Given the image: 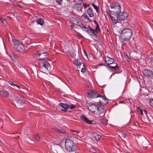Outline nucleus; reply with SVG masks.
Returning a JSON list of instances; mask_svg holds the SVG:
<instances>
[{
    "label": "nucleus",
    "mask_w": 153,
    "mask_h": 153,
    "mask_svg": "<svg viewBox=\"0 0 153 153\" xmlns=\"http://www.w3.org/2000/svg\"><path fill=\"white\" fill-rule=\"evenodd\" d=\"M88 108L90 111L93 113H95V111H97L98 114L100 117V120L104 125L107 124V121L103 118L105 114L104 113V108L103 105H97L92 104L89 105Z\"/></svg>",
    "instance_id": "f257e3e1"
},
{
    "label": "nucleus",
    "mask_w": 153,
    "mask_h": 153,
    "mask_svg": "<svg viewBox=\"0 0 153 153\" xmlns=\"http://www.w3.org/2000/svg\"><path fill=\"white\" fill-rule=\"evenodd\" d=\"M65 147L66 149L69 152L74 151L76 149V146L74 142L68 138L65 140Z\"/></svg>",
    "instance_id": "f03ea898"
},
{
    "label": "nucleus",
    "mask_w": 153,
    "mask_h": 153,
    "mask_svg": "<svg viewBox=\"0 0 153 153\" xmlns=\"http://www.w3.org/2000/svg\"><path fill=\"white\" fill-rule=\"evenodd\" d=\"M131 30L129 28H124L121 31V35L122 39L124 41H128L131 37Z\"/></svg>",
    "instance_id": "7ed1b4c3"
},
{
    "label": "nucleus",
    "mask_w": 153,
    "mask_h": 153,
    "mask_svg": "<svg viewBox=\"0 0 153 153\" xmlns=\"http://www.w3.org/2000/svg\"><path fill=\"white\" fill-rule=\"evenodd\" d=\"M128 16V14L126 12H120L119 11L117 13L116 17L118 20L121 21L126 19Z\"/></svg>",
    "instance_id": "20e7f679"
},
{
    "label": "nucleus",
    "mask_w": 153,
    "mask_h": 153,
    "mask_svg": "<svg viewBox=\"0 0 153 153\" xmlns=\"http://www.w3.org/2000/svg\"><path fill=\"white\" fill-rule=\"evenodd\" d=\"M39 68L41 69L49 70L50 69V64L46 60H43L39 62Z\"/></svg>",
    "instance_id": "39448f33"
},
{
    "label": "nucleus",
    "mask_w": 153,
    "mask_h": 153,
    "mask_svg": "<svg viewBox=\"0 0 153 153\" xmlns=\"http://www.w3.org/2000/svg\"><path fill=\"white\" fill-rule=\"evenodd\" d=\"M88 94L89 97L92 98H95L100 97V93L97 91H89L88 93Z\"/></svg>",
    "instance_id": "423d86ee"
},
{
    "label": "nucleus",
    "mask_w": 153,
    "mask_h": 153,
    "mask_svg": "<svg viewBox=\"0 0 153 153\" xmlns=\"http://www.w3.org/2000/svg\"><path fill=\"white\" fill-rule=\"evenodd\" d=\"M111 9L116 10L117 12L120 11L121 7L119 3L117 2H113L110 6Z\"/></svg>",
    "instance_id": "0eeeda50"
},
{
    "label": "nucleus",
    "mask_w": 153,
    "mask_h": 153,
    "mask_svg": "<svg viewBox=\"0 0 153 153\" xmlns=\"http://www.w3.org/2000/svg\"><path fill=\"white\" fill-rule=\"evenodd\" d=\"M74 4L73 8L76 9L77 10H81V4L82 3V0H74Z\"/></svg>",
    "instance_id": "6e6552de"
},
{
    "label": "nucleus",
    "mask_w": 153,
    "mask_h": 153,
    "mask_svg": "<svg viewBox=\"0 0 153 153\" xmlns=\"http://www.w3.org/2000/svg\"><path fill=\"white\" fill-rule=\"evenodd\" d=\"M98 97L100 98V99L98 102L100 104L105 105L108 102V99L105 96H102L100 94V97Z\"/></svg>",
    "instance_id": "1a4fd4ad"
},
{
    "label": "nucleus",
    "mask_w": 153,
    "mask_h": 153,
    "mask_svg": "<svg viewBox=\"0 0 153 153\" xmlns=\"http://www.w3.org/2000/svg\"><path fill=\"white\" fill-rule=\"evenodd\" d=\"M37 54L39 56L38 58L39 59L44 60L48 58V54L46 52H43L42 53L37 52Z\"/></svg>",
    "instance_id": "9d476101"
},
{
    "label": "nucleus",
    "mask_w": 153,
    "mask_h": 153,
    "mask_svg": "<svg viewBox=\"0 0 153 153\" xmlns=\"http://www.w3.org/2000/svg\"><path fill=\"white\" fill-rule=\"evenodd\" d=\"M76 25L81 28L83 31L89 33V31L87 27L83 25L82 23L79 21H77Z\"/></svg>",
    "instance_id": "9b49d317"
},
{
    "label": "nucleus",
    "mask_w": 153,
    "mask_h": 153,
    "mask_svg": "<svg viewBox=\"0 0 153 153\" xmlns=\"http://www.w3.org/2000/svg\"><path fill=\"white\" fill-rule=\"evenodd\" d=\"M16 50L19 52H23L24 51L25 48L22 43H20L16 47Z\"/></svg>",
    "instance_id": "f8f14e48"
},
{
    "label": "nucleus",
    "mask_w": 153,
    "mask_h": 153,
    "mask_svg": "<svg viewBox=\"0 0 153 153\" xmlns=\"http://www.w3.org/2000/svg\"><path fill=\"white\" fill-rule=\"evenodd\" d=\"M59 105L64 109H61L60 110L64 112H66L67 111V109L68 108L69 105L66 103H59Z\"/></svg>",
    "instance_id": "ddd939ff"
},
{
    "label": "nucleus",
    "mask_w": 153,
    "mask_h": 153,
    "mask_svg": "<svg viewBox=\"0 0 153 153\" xmlns=\"http://www.w3.org/2000/svg\"><path fill=\"white\" fill-rule=\"evenodd\" d=\"M114 59L108 56L106 57L105 58V61L107 64L108 65L111 64L113 63Z\"/></svg>",
    "instance_id": "4468645a"
},
{
    "label": "nucleus",
    "mask_w": 153,
    "mask_h": 153,
    "mask_svg": "<svg viewBox=\"0 0 153 153\" xmlns=\"http://www.w3.org/2000/svg\"><path fill=\"white\" fill-rule=\"evenodd\" d=\"M80 119L82 120L86 123L89 124H91L92 123L91 120L88 119L84 115L81 116L80 117Z\"/></svg>",
    "instance_id": "2eb2a0df"
},
{
    "label": "nucleus",
    "mask_w": 153,
    "mask_h": 153,
    "mask_svg": "<svg viewBox=\"0 0 153 153\" xmlns=\"http://www.w3.org/2000/svg\"><path fill=\"white\" fill-rule=\"evenodd\" d=\"M152 71L150 69H146L143 71V73L144 75L146 76H149L152 74Z\"/></svg>",
    "instance_id": "dca6fc26"
},
{
    "label": "nucleus",
    "mask_w": 153,
    "mask_h": 153,
    "mask_svg": "<svg viewBox=\"0 0 153 153\" xmlns=\"http://www.w3.org/2000/svg\"><path fill=\"white\" fill-rule=\"evenodd\" d=\"M149 144L148 140L146 138H144L142 143L143 147H146Z\"/></svg>",
    "instance_id": "f3484780"
},
{
    "label": "nucleus",
    "mask_w": 153,
    "mask_h": 153,
    "mask_svg": "<svg viewBox=\"0 0 153 153\" xmlns=\"http://www.w3.org/2000/svg\"><path fill=\"white\" fill-rule=\"evenodd\" d=\"M12 43L15 48H16V47L21 43L19 41L15 39H12Z\"/></svg>",
    "instance_id": "a211bd4d"
},
{
    "label": "nucleus",
    "mask_w": 153,
    "mask_h": 153,
    "mask_svg": "<svg viewBox=\"0 0 153 153\" xmlns=\"http://www.w3.org/2000/svg\"><path fill=\"white\" fill-rule=\"evenodd\" d=\"M0 95L4 97H7L9 95V93L6 91L2 90L0 91Z\"/></svg>",
    "instance_id": "6ab92c4d"
},
{
    "label": "nucleus",
    "mask_w": 153,
    "mask_h": 153,
    "mask_svg": "<svg viewBox=\"0 0 153 153\" xmlns=\"http://www.w3.org/2000/svg\"><path fill=\"white\" fill-rule=\"evenodd\" d=\"M71 131L72 132H74L76 133V134H74L75 135L79 136H81L82 135V131H74L73 129H71Z\"/></svg>",
    "instance_id": "aec40b11"
},
{
    "label": "nucleus",
    "mask_w": 153,
    "mask_h": 153,
    "mask_svg": "<svg viewBox=\"0 0 153 153\" xmlns=\"http://www.w3.org/2000/svg\"><path fill=\"white\" fill-rule=\"evenodd\" d=\"M37 23L41 25H42L44 24V22L43 20L41 18L37 19L36 20Z\"/></svg>",
    "instance_id": "412c9836"
},
{
    "label": "nucleus",
    "mask_w": 153,
    "mask_h": 153,
    "mask_svg": "<svg viewBox=\"0 0 153 153\" xmlns=\"http://www.w3.org/2000/svg\"><path fill=\"white\" fill-rule=\"evenodd\" d=\"M87 13L90 17H92L94 16L93 10L90 8H89L88 9Z\"/></svg>",
    "instance_id": "4be33fe9"
},
{
    "label": "nucleus",
    "mask_w": 153,
    "mask_h": 153,
    "mask_svg": "<svg viewBox=\"0 0 153 153\" xmlns=\"http://www.w3.org/2000/svg\"><path fill=\"white\" fill-rule=\"evenodd\" d=\"M93 137L95 138V140L97 141L99 140L101 137V135L97 134L96 133L93 134Z\"/></svg>",
    "instance_id": "5701e85b"
},
{
    "label": "nucleus",
    "mask_w": 153,
    "mask_h": 153,
    "mask_svg": "<svg viewBox=\"0 0 153 153\" xmlns=\"http://www.w3.org/2000/svg\"><path fill=\"white\" fill-rule=\"evenodd\" d=\"M110 18L113 24L115 25L118 22V20L117 19H115L114 17L110 16Z\"/></svg>",
    "instance_id": "b1692460"
},
{
    "label": "nucleus",
    "mask_w": 153,
    "mask_h": 153,
    "mask_svg": "<svg viewBox=\"0 0 153 153\" xmlns=\"http://www.w3.org/2000/svg\"><path fill=\"white\" fill-rule=\"evenodd\" d=\"M88 27L90 31L93 34H94L95 36H97L96 35L97 32L95 30L93 29L92 28L90 27V26H88Z\"/></svg>",
    "instance_id": "393cba45"
},
{
    "label": "nucleus",
    "mask_w": 153,
    "mask_h": 153,
    "mask_svg": "<svg viewBox=\"0 0 153 153\" xmlns=\"http://www.w3.org/2000/svg\"><path fill=\"white\" fill-rule=\"evenodd\" d=\"M82 16L83 17L84 19L87 20L88 22H91V21L89 19L86 13H83L82 15Z\"/></svg>",
    "instance_id": "a878e982"
},
{
    "label": "nucleus",
    "mask_w": 153,
    "mask_h": 153,
    "mask_svg": "<svg viewBox=\"0 0 153 153\" xmlns=\"http://www.w3.org/2000/svg\"><path fill=\"white\" fill-rule=\"evenodd\" d=\"M82 67L81 69V71L82 73H84L86 71V68L85 67V65L84 64H83Z\"/></svg>",
    "instance_id": "bb28decb"
},
{
    "label": "nucleus",
    "mask_w": 153,
    "mask_h": 153,
    "mask_svg": "<svg viewBox=\"0 0 153 153\" xmlns=\"http://www.w3.org/2000/svg\"><path fill=\"white\" fill-rule=\"evenodd\" d=\"M10 59L12 60L15 61L16 59V56L14 54L10 56Z\"/></svg>",
    "instance_id": "cd10ccee"
},
{
    "label": "nucleus",
    "mask_w": 153,
    "mask_h": 153,
    "mask_svg": "<svg viewBox=\"0 0 153 153\" xmlns=\"http://www.w3.org/2000/svg\"><path fill=\"white\" fill-rule=\"evenodd\" d=\"M113 69H114V70L117 72L120 69L118 67L116 64H115V67H113Z\"/></svg>",
    "instance_id": "c85d7f7f"
},
{
    "label": "nucleus",
    "mask_w": 153,
    "mask_h": 153,
    "mask_svg": "<svg viewBox=\"0 0 153 153\" xmlns=\"http://www.w3.org/2000/svg\"><path fill=\"white\" fill-rule=\"evenodd\" d=\"M58 131L61 133L64 134L65 132V131L62 128H60L58 130Z\"/></svg>",
    "instance_id": "c756f323"
},
{
    "label": "nucleus",
    "mask_w": 153,
    "mask_h": 153,
    "mask_svg": "<svg viewBox=\"0 0 153 153\" xmlns=\"http://www.w3.org/2000/svg\"><path fill=\"white\" fill-rule=\"evenodd\" d=\"M0 21H1L3 23V24H4L5 25H6L7 24V23L6 21V20L4 19L3 18H1L0 19Z\"/></svg>",
    "instance_id": "7c9ffc66"
},
{
    "label": "nucleus",
    "mask_w": 153,
    "mask_h": 153,
    "mask_svg": "<svg viewBox=\"0 0 153 153\" xmlns=\"http://www.w3.org/2000/svg\"><path fill=\"white\" fill-rule=\"evenodd\" d=\"M34 139L36 140L39 141L40 140V137L38 134H37L35 136Z\"/></svg>",
    "instance_id": "2f4dec72"
},
{
    "label": "nucleus",
    "mask_w": 153,
    "mask_h": 153,
    "mask_svg": "<svg viewBox=\"0 0 153 153\" xmlns=\"http://www.w3.org/2000/svg\"><path fill=\"white\" fill-rule=\"evenodd\" d=\"M68 56H70L72 58H74V54L71 52L68 53Z\"/></svg>",
    "instance_id": "473e14b6"
},
{
    "label": "nucleus",
    "mask_w": 153,
    "mask_h": 153,
    "mask_svg": "<svg viewBox=\"0 0 153 153\" xmlns=\"http://www.w3.org/2000/svg\"><path fill=\"white\" fill-rule=\"evenodd\" d=\"M150 105L153 108V99H150L149 100Z\"/></svg>",
    "instance_id": "72a5a7b5"
},
{
    "label": "nucleus",
    "mask_w": 153,
    "mask_h": 153,
    "mask_svg": "<svg viewBox=\"0 0 153 153\" xmlns=\"http://www.w3.org/2000/svg\"><path fill=\"white\" fill-rule=\"evenodd\" d=\"M69 107H68V108H69L71 109H74L75 107V106L74 105H69Z\"/></svg>",
    "instance_id": "f704fd0d"
},
{
    "label": "nucleus",
    "mask_w": 153,
    "mask_h": 153,
    "mask_svg": "<svg viewBox=\"0 0 153 153\" xmlns=\"http://www.w3.org/2000/svg\"><path fill=\"white\" fill-rule=\"evenodd\" d=\"M83 64L84 63L82 62H79V64L76 65L77 68L80 69V66H81V65H83Z\"/></svg>",
    "instance_id": "c9c22d12"
},
{
    "label": "nucleus",
    "mask_w": 153,
    "mask_h": 153,
    "mask_svg": "<svg viewBox=\"0 0 153 153\" xmlns=\"http://www.w3.org/2000/svg\"><path fill=\"white\" fill-rule=\"evenodd\" d=\"M92 6L94 7V8H95V9L97 11L98 10L99 8L98 7L96 6L94 4H92Z\"/></svg>",
    "instance_id": "e433bc0d"
},
{
    "label": "nucleus",
    "mask_w": 153,
    "mask_h": 153,
    "mask_svg": "<svg viewBox=\"0 0 153 153\" xmlns=\"http://www.w3.org/2000/svg\"><path fill=\"white\" fill-rule=\"evenodd\" d=\"M95 30H96L97 31H100V29L99 27V26L98 24L96 25Z\"/></svg>",
    "instance_id": "4c0bfd02"
},
{
    "label": "nucleus",
    "mask_w": 153,
    "mask_h": 153,
    "mask_svg": "<svg viewBox=\"0 0 153 153\" xmlns=\"http://www.w3.org/2000/svg\"><path fill=\"white\" fill-rule=\"evenodd\" d=\"M80 62H79L77 60H75L74 62V64L76 65H78V64H79Z\"/></svg>",
    "instance_id": "58836bf2"
},
{
    "label": "nucleus",
    "mask_w": 153,
    "mask_h": 153,
    "mask_svg": "<svg viewBox=\"0 0 153 153\" xmlns=\"http://www.w3.org/2000/svg\"><path fill=\"white\" fill-rule=\"evenodd\" d=\"M121 135L122 137H125L126 136V134L123 132H121Z\"/></svg>",
    "instance_id": "ea45409f"
},
{
    "label": "nucleus",
    "mask_w": 153,
    "mask_h": 153,
    "mask_svg": "<svg viewBox=\"0 0 153 153\" xmlns=\"http://www.w3.org/2000/svg\"><path fill=\"white\" fill-rule=\"evenodd\" d=\"M126 102V101L125 100H123L122 101H119V103H123V104H125Z\"/></svg>",
    "instance_id": "a19ab883"
},
{
    "label": "nucleus",
    "mask_w": 153,
    "mask_h": 153,
    "mask_svg": "<svg viewBox=\"0 0 153 153\" xmlns=\"http://www.w3.org/2000/svg\"><path fill=\"white\" fill-rule=\"evenodd\" d=\"M59 4H60L62 3V0H55Z\"/></svg>",
    "instance_id": "79ce46f5"
},
{
    "label": "nucleus",
    "mask_w": 153,
    "mask_h": 153,
    "mask_svg": "<svg viewBox=\"0 0 153 153\" xmlns=\"http://www.w3.org/2000/svg\"><path fill=\"white\" fill-rule=\"evenodd\" d=\"M108 67L111 69H113V67H114L115 65L113 66L111 65H108Z\"/></svg>",
    "instance_id": "37998d69"
},
{
    "label": "nucleus",
    "mask_w": 153,
    "mask_h": 153,
    "mask_svg": "<svg viewBox=\"0 0 153 153\" xmlns=\"http://www.w3.org/2000/svg\"><path fill=\"white\" fill-rule=\"evenodd\" d=\"M107 15L108 16H109L110 17V16H111L110 13V12L109 11H107Z\"/></svg>",
    "instance_id": "c03bdc74"
},
{
    "label": "nucleus",
    "mask_w": 153,
    "mask_h": 153,
    "mask_svg": "<svg viewBox=\"0 0 153 153\" xmlns=\"http://www.w3.org/2000/svg\"><path fill=\"white\" fill-rule=\"evenodd\" d=\"M8 82L9 84H10V85H12L13 84V82L12 81H10Z\"/></svg>",
    "instance_id": "a18cd8bd"
},
{
    "label": "nucleus",
    "mask_w": 153,
    "mask_h": 153,
    "mask_svg": "<svg viewBox=\"0 0 153 153\" xmlns=\"http://www.w3.org/2000/svg\"><path fill=\"white\" fill-rule=\"evenodd\" d=\"M16 87L18 88L19 89L20 88L19 86L17 85L16 84V85L15 86Z\"/></svg>",
    "instance_id": "49530a36"
},
{
    "label": "nucleus",
    "mask_w": 153,
    "mask_h": 153,
    "mask_svg": "<svg viewBox=\"0 0 153 153\" xmlns=\"http://www.w3.org/2000/svg\"><path fill=\"white\" fill-rule=\"evenodd\" d=\"M94 22L95 24L96 25H98V24L96 21L94 20Z\"/></svg>",
    "instance_id": "de8ad7c7"
},
{
    "label": "nucleus",
    "mask_w": 153,
    "mask_h": 153,
    "mask_svg": "<svg viewBox=\"0 0 153 153\" xmlns=\"http://www.w3.org/2000/svg\"><path fill=\"white\" fill-rule=\"evenodd\" d=\"M73 27H74V26L72 25H70V28H71V29H73Z\"/></svg>",
    "instance_id": "09e8293b"
},
{
    "label": "nucleus",
    "mask_w": 153,
    "mask_h": 153,
    "mask_svg": "<svg viewBox=\"0 0 153 153\" xmlns=\"http://www.w3.org/2000/svg\"><path fill=\"white\" fill-rule=\"evenodd\" d=\"M150 59H151L152 62H153V57H151L150 58Z\"/></svg>",
    "instance_id": "8fccbe9b"
},
{
    "label": "nucleus",
    "mask_w": 153,
    "mask_h": 153,
    "mask_svg": "<svg viewBox=\"0 0 153 153\" xmlns=\"http://www.w3.org/2000/svg\"><path fill=\"white\" fill-rule=\"evenodd\" d=\"M98 65H99V66L103 65L104 64H102V63H100V64H99Z\"/></svg>",
    "instance_id": "3c124183"
},
{
    "label": "nucleus",
    "mask_w": 153,
    "mask_h": 153,
    "mask_svg": "<svg viewBox=\"0 0 153 153\" xmlns=\"http://www.w3.org/2000/svg\"><path fill=\"white\" fill-rule=\"evenodd\" d=\"M36 44H35H35H34V45H33L32 46H31V47H36Z\"/></svg>",
    "instance_id": "603ef678"
},
{
    "label": "nucleus",
    "mask_w": 153,
    "mask_h": 153,
    "mask_svg": "<svg viewBox=\"0 0 153 153\" xmlns=\"http://www.w3.org/2000/svg\"><path fill=\"white\" fill-rule=\"evenodd\" d=\"M83 6L85 7H86V4H83Z\"/></svg>",
    "instance_id": "864d4df0"
},
{
    "label": "nucleus",
    "mask_w": 153,
    "mask_h": 153,
    "mask_svg": "<svg viewBox=\"0 0 153 153\" xmlns=\"http://www.w3.org/2000/svg\"><path fill=\"white\" fill-rule=\"evenodd\" d=\"M140 112H141V114H143L142 111L141 109L140 110Z\"/></svg>",
    "instance_id": "5fc2aeb1"
},
{
    "label": "nucleus",
    "mask_w": 153,
    "mask_h": 153,
    "mask_svg": "<svg viewBox=\"0 0 153 153\" xmlns=\"http://www.w3.org/2000/svg\"><path fill=\"white\" fill-rule=\"evenodd\" d=\"M12 85H13V86H15L16 84H13H13H12Z\"/></svg>",
    "instance_id": "6e6d98bb"
},
{
    "label": "nucleus",
    "mask_w": 153,
    "mask_h": 153,
    "mask_svg": "<svg viewBox=\"0 0 153 153\" xmlns=\"http://www.w3.org/2000/svg\"><path fill=\"white\" fill-rule=\"evenodd\" d=\"M144 112H145L146 113V110H144Z\"/></svg>",
    "instance_id": "4d7b16f0"
},
{
    "label": "nucleus",
    "mask_w": 153,
    "mask_h": 153,
    "mask_svg": "<svg viewBox=\"0 0 153 153\" xmlns=\"http://www.w3.org/2000/svg\"><path fill=\"white\" fill-rule=\"evenodd\" d=\"M127 56V57H128V59H129V58L128 57V56Z\"/></svg>",
    "instance_id": "13d9d810"
},
{
    "label": "nucleus",
    "mask_w": 153,
    "mask_h": 153,
    "mask_svg": "<svg viewBox=\"0 0 153 153\" xmlns=\"http://www.w3.org/2000/svg\"><path fill=\"white\" fill-rule=\"evenodd\" d=\"M152 22H153V19H152Z\"/></svg>",
    "instance_id": "bf43d9fd"
}]
</instances>
